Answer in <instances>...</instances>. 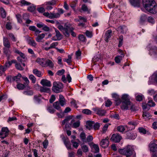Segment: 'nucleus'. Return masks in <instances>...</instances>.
Returning <instances> with one entry per match:
<instances>
[{
	"label": "nucleus",
	"mask_w": 157,
	"mask_h": 157,
	"mask_svg": "<svg viewBox=\"0 0 157 157\" xmlns=\"http://www.w3.org/2000/svg\"><path fill=\"white\" fill-rule=\"evenodd\" d=\"M143 4L145 9L153 14L157 12V6L154 0H143Z\"/></svg>",
	"instance_id": "obj_1"
},
{
	"label": "nucleus",
	"mask_w": 157,
	"mask_h": 157,
	"mask_svg": "<svg viewBox=\"0 0 157 157\" xmlns=\"http://www.w3.org/2000/svg\"><path fill=\"white\" fill-rule=\"evenodd\" d=\"M119 152L121 154L126 156L131 155L134 151L132 146L128 145L123 149H119Z\"/></svg>",
	"instance_id": "obj_2"
},
{
	"label": "nucleus",
	"mask_w": 157,
	"mask_h": 157,
	"mask_svg": "<svg viewBox=\"0 0 157 157\" xmlns=\"http://www.w3.org/2000/svg\"><path fill=\"white\" fill-rule=\"evenodd\" d=\"M37 62L43 67L48 66L52 68L54 67L53 63L52 61L49 59L44 58L38 59Z\"/></svg>",
	"instance_id": "obj_3"
},
{
	"label": "nucleus",
	"mask_w": 157,
	"mask_h": 157,
	"mask_svg": "<svg viewBox=\"0 0 157 157\" xmlns=\"http://www.w3.org/2000/svg\"><path fill=\"white\" fill-rule=\"evenodd\" d=\"M63 87V85L61 83L55 82L53 83L52 90L56 93H59L62 91Z\"/></svg>",
	"instance_id": "obj_4"
},
{
	"label": "nucleus",
	"mask_w": 157,
	"mask_h": 157,
	"mask_svg": "<svg viewBox=\"0 0 157 157\" xmlns=\"http://www.w3.org/2000/svg\"><path fill=\"white\" fill-rule=\"evenodd\" d=\"M149 147L150 151L153 152L151 157H157V144L151 142Z\"/></svg>",
	"instance_id": "obj_5"
},
{
	"label": "nucleus",
	"mask_w": 157,
	"mask_h": 157,
	"mask_svg": "<svg viewBox=\"0 0 157 157\" xmlns=\"http://www.w3.org/2000/svg\"><path fill=\"white\" fill-rule=\"evenodd\" d=\"M128 102L122 101V105L121 106V108L123 110H127L128 109L129 106L131 107V109L132 110H134V105L132 104L131 102H129V103Z\"/></svg>",
	"instance_id": "obj_6"
},
{
	"label": "nucleus",
	"mask_w": 157,
	"mask_h": 157,
	"mask_svg": "<svg viewBox=\"0 0 157 157\" xmlns=\"http://www.w3.org/2000/svg\"><path fill=\"white\" fill-rule=\"evenodd\" d=\"M9 130L7 127L2 128L0 132V138L4 139L9 135Z\"/></svg>",
	"instance_id": "obj_7"
},
{
	"label": "nucleus",
	"mask_w": 157,
	"mask_h": 157,
	"mask_svg": "<svg viewBox=\"0 0 157 157\" xmlns=\"http://www.w3.org/2000/svg\"><path fill=\"white\" fill-rule=\"evenodd\" d=\"M122 139L121 136L118 134H113L111 138V140L115 143H118L120 142Z\"/></svg>",
	"instance_id": "obj_8"
},
{
	"label": "nucleus",
	"mask_w": 157,
	"mask_h": 157,
	"mask_svg": "<svg viewBox=\"0 0 157 157\" xmlns=\"http://www.w3.org/2000/svg\"><path fill=\"white\" fill-rule=\"evenodd\" d=\"M56 3V2L54 0L46 2H45L44 5L46 7V9L47 10H51L53 7L52 6L55 5Z\"/></svg>",
	"instance_id": "obj_9"
},
{
	"label": "nucleus",
	"mask_w": 157,
	"mask_h": 157,
	"mask_svg": "<svg viewBox=\"0 0 157 157\" xmlns=\"http://www.w3.org/2000/svg\"><path fill=\"white\" fill-rule=\"evenodd\" d=\"M137 124V123L135 121H132L128 122V126H125V127L128 128L129 130H132L135 128V127Z\"/></svg>",
	"instance_id": "obj_10"
},
{
	"label": "nucleus",
	"mask_w": 157,
	"mask_h": 157,
	"mask_svg": "<svg viewBox=\"0 0 157 157\" xmlns=\"http://www.w3.org/2000/svg\"><path fill=\"white\" fill-rule=\"evenodd\" d=\"M136 133L133 131H128L126 133V137L128 139L134 140L136 138Z\"/></svg>",
	"instance_id": "obj_11"
},
{
	"label": "nucleus",
	"mask_w": 157,
	"mask_h": 157,
	"mask_svg": "<svg viewBox=\"0 0 157 157\" xmlns=\"http://www.w3.org/2000/svg\"><path fill=\"white\" fill-rule=\"evenodd\" d=\"M93 110L99 116H103L106 113L105 110L98 108H93Z\"/></svg>",
	"instance_id": "obj_12"
},
{
	"label": "nucleus",
	"mask_w": 157,
	"mask_h": 157,
	"mask_svg": "<svg viewBox=\"0 0 157 157\" xmlns=\"http://www.w3.org/2000/svg\"><path fill=\"white\" fill-rule=\"evenodd\" d=\"M112 96L116 102V105H119L121 103V101L119 95L117 94L114 93L112 94Z\"/></svg>",
	"instance_id": "obj_13"
},
{
	"label": "nucleus",
	"mask_w": 157,
	"mask_h": 157,
	"mask_svg": "<svg viewBox=\"0 0 157 157\" xmlns=\"http://www.w3.org/2000/svg\"><path fill=\"white\" fill-rule=\"evenodd\" d=\"M69 27L67 26L66 27L64 28L63 26L59 25L58 26L59 29L61 31H62L65 35L67 37L69 36V34L68 33V29Z\"/></svg>",
	"instance_id": "obj_14"
},
{
	"label": "nucleus",
	"mask_w": 157,
	"mask_h": 157,
	"mask_svg": "<svg viewBox=\"0 0 157 157\" xmlns=\"http://www.w3.org/2000/svg\"><path fill=\"white\" fill-rule=\"evenodd\" d=\"M113 32L111 30H109L107 31L105 35V40L107 42L108 41V39L110 38L112 36H113Z\"/></svg>",
	"instance_id": "obj_15"
},
{
	"label": "nucleus",
	"mask_w": 157,
	"mask_h": 157,
	"mask_svg": "<svg viewBox=\"0 0 157 157\" xmlns=\"http://www.w3.org/2000/svg\"><path fill=\"white\" fill-rule=\"evenodd\" d=\"M108 137L104 139H103L100 143V145L103 147L105 148L107 147L109 144V141Z\"/></svg>",
	"instance_id": "obj_16"
},
{
	"label": "nucleus",
	"mask_w": 157,
	"mask_h": 157,
	"mask_svg": "<svg viewBox=\"0 0 157 157\" xmlns=\"http://www.w3.org/2000/svg\"><path fill=\"white\" fill-rule=\"evenodd\" d=\"M40 83L43 86L50 87L52 86L50 81L45 79H42Z\"/></svg>",
	"instance_id": "obj_17"
},
{
	"label": "nucleus",
	"mask_w": 157,
	"mask_h": 157,
	"mask_svg": "<svg viewBox=\"0 0 157 157\" xmlns=\"http://www.w3.org/2000/svg\"><path fill=\"white\" fill-rule=\"evenodd\" d=\"M131 4L134 6L139 7L140 6V0H129Z\"/></svg>",
	"instance_id": "obj_18"
},
{
	"label": "nucleus",
	"mask_w": 157,
	"mask_h": 157,
	"mask_svg": "<svg viewBox=\"0 0 157 157\" xmlns=\"http://www.w3.org/2000/svg\"><path fill=\"white\" fill-rule=\"evenodd\" d=\"M94 121H87L86 122V128L89 130H91L93 128Z\"/></svg>",
	"instance_id": "obj_19"
},
{
	"label": "nucleus",
	"mask_w": 157,
	"mask_h": 157,
	"mask_svg": "<svg viewBox=\"0 0 157 157\" xmlns=\"http://www.w3.org/2000/svg\"><path fill=\"white\" fill-rule=\"evenodd\" d=\"M35 86L40 87V91L41 92L48 93L50 91V89L48 88L40 86L38 84H36Z\"/></svg>",
	"instance_id": "obj_20"
},
{
	"label": "nucleus",
	"mask_w": 157,
	"mask_h": 157,
	"mask_svg": "<svg viewBox=\"0 0 157 157\" xmlns=\"http://www.w3.org/2000/svg\"><path fill=\"white\" fill-rule=\"evenodd\" d=\"M13 51L15 53L19 55L23 59H25V58H26V57L24 54L22 52L18 49H17L16 48H14L13 49Z\"/></svg>",
	"instance_id": "obj_21"
},
{
	"label": "nucleus",
	"mask_w": 157,
	"mask_h": 157,
	"mask_svg": "<svg viewBox=\"0 0 157 157\" xmlns=\"http://www.w3.org/2000/svg\"><path fill=\"white\" fill-rule=\"evenodd\" d=\"M121 99L122 100V101L128 102V103L129 102H130L129 96L128 95L126 94H124L122 95L121 97Z\"/></svg>",
	"instance_id": "obj_22"
},
{
	"label": "nucleus",
	"mask_w": 157,
	"mask_h": 157,
	"mask_svg": "<svg viewBox=\"0 0 157 157\" xmlns=\"http://www.w3.org/2000/svg\"><path fill=\"white\" fill-rule=\"evenodd\" d=\"M21 76L20 73H18L17 76L12 77V82L16 81L18 84L21 81Z\"/></svg>",
	"instance_id": "obj_23"
},
{
	"label": "nucleus",
	"mask_w": 157,
	"mask_h": 157,
	"mask_svg": "<svg viewBox=\"0 0 157 157\" xmlns=\"http://www.w3.org/2000/svg\"><path fill=\"white\" fill-rule=\"evenodd\" d=\"M3 41L4 45L5 47L9 48L10 46V44L8 39L6 37H4L3 39Z\"/></svg>",
	"instance_id": "obj_24"
},
{
	"label": "nucleus",
	"mask_w": 157,
	"mask_h": 157,
	"mask_svg": "<svg viewBox=\"0 0 157 157\" xmlns=\"http://www.w3.org/2000/svg\"><path fill=\"white\" fill-rule=\"evenodd\" d=\"M59 102L60 105L62 106H63L66 103L65 98L62 95H60L59 96Z\"/></svg>",
	"instance_id": "obj_25"
},
{
	"label": "nucleus",
	"mask_w": 157,
	"mask_h": 157,
	"mask_svg": "<svg viewBox=\"0 0 157 157\" xmlns=\"http://www.w3.org/2000/svg\"><path fill=\"white\" fill-rule=\"evenodd\" d=\"M60 104L59 101H56L53 104V106L55 108L58 110L60 112H61L62 110L61 109Z\"/></svg>",
	"instance_id": "obj_26"
},
{
	"label": "nucleus",
	"mask_w": 157,
	"mask_h": 157,
	"mask_svg": "<svg viewBox=\"0 0 157 157\" xmlns=\"http://www.w3.org/2000/svg\"><path fill=\"white\" fill-rule=\"evenodd\" d=\"M20 5L21 6H28L31 4V3L30 2H27L25 0H21L19 2Z\"/></svg>",
	"instance_id": "obj_27"
},
{
	"label": "nucleus",
	"mask_w": 157,
	"mask_h": 157,
	"mask_svg": "<svg viewBox=\"0 0 157 157\" xmlns=\"http://www.w3.org/2000/svg\"><path fill=\"white\" fill-rule=\"evenodd\" d=\"M64 143L68 150L71 148V144L69 141L68 139L63 140Z\"/></svg>",
	"instance_id": "obj_28"
},
{
	"label": "nucleus",
	"mask_w": 157,
	"mask_h": 157,
	"mask_svg": "<svg viewBox=\"0 0 157 157\" xmlns=\"http://www.w3.org/2000/svg\"><path fill=\"white\" fill-rule=\"evenodd\" d=\"M33 73L37 76L40 77L42 76V74L41 72L38 71L37 69H35L33 70Z\"/></svg>",
	"instance_id": "obj_29"
},
{
	"label": "nucleus",
	"mask_w": 157,
	"mask_h": 157,
	"mask_svg": "<svg viewBox=\"0 0 157 157\" xmlns=\"http://www.w3.org/2000/svg\"><path fill=\"white\" fill-rule=\"evenodd\" d=\"M74 29L73 27H69L68 29V33H69V36H70V33H71V35L73 37H75L76 36V34L74 32L73 30Z\"/></svg>",
	"instance_id": "obj_30"
},
{
	"label": "nucleus",
	"mask_w": 157,
	"mask_h": 157,
	"mask_svg": "<svg viewBox=\"0 0 157 157\" xmlns=\"http://www.w3.org/2000/svg\"><path fill=\"white\" fill-rule=\"evenodd\" d=\"M80 137L81 140L84 143H86V135L84 132H81L80 134Z\"/></svg>",
	"instance_id": "obj_31"
},
{
	"label": "nucleus",
	"mask_w": 157,
	"mask_h": 157,
	"mask_svg": "<svg viewBox=\"0 0 157 157\" xmlns=\"http://www.w3.org/2000/svg\"><path fill=\"white\" fill-rule=\"evenodd\" d=\"M44 36L45 34L44 33H42L40 35H39L36 38V40L37 42H40Z\"/></svg>",
	"instance_id": "obj_32"
},
{
	"label": "nucleus",
	"mask_w": 157,
	"mask_h": 157,
	"mask_svg": "<svg viewBox=\"0 0 157 157\" xmlns=\"http://www.w3.org/2000/svg\"><path fill=\"white\" fill-rule=\"evenodd\" d=\"M71 116H68L66 117L65 119L62 122V125H64L66 123L68 122L71 119H72Z\"/></svg>",
	"instance_id": "obj_33"
},
{
	"label": "nucleus",
	"mask_w": 157,
	"mask_h": 157,
	"mask_svg": "<svg viewBox=\"0 0 157 157\" xmlns=\"http://www.w3.org/2000/svg\"><path fill=\"white\" fill-rule=\"evenodd\" d=\"M147 17L146 15H143L140 18V22L143 24L147 21Z\"/></svg>",
	"instance_id": "obj_34"
},
{
	"label": "nucleus",
	"mask_w": 157,
	"mask_h": 157,
	"mask_svg": "<svg viewBox=\"0 0 157 157\" xmlns=\"http://www.w3.org/2000/svg\"><path fill=\"white\" fill-rule=\"evenodd\" d=\"M143 116L144 119L147 120L150 119L151 116L148 112H143Z\"/></svg>",
	"instance_id": "obj_35"
},
{
	"label": "nucleus",
	"mask_w": 157,
	"mask_h": 157,
	"mask_svg": "<svg viewBox=\"0 0 157 157\" xmlns=\"http://www.w3.org/2000/svg\"><path fill=\"white\" fill-rule=\"evenodd\" d=\"M125 127H126L125 126H124L123 125H120L118 126L117 129L118 132H123L125 130Z\"/></svg>",
	"instance_id": "obj_36"
},
{
	"label": "nucleus",
	"mask_w": 157,
	"mask_h": 157,
	"mask_svg": "<svg viewBox=\"0 0 157 157\" xmlns=\"http://www.w3.org/2000/svg\"><path fill=\"white\" fill-rule=\"evenodd\" d=\"M0 13L2 17L5 18L6 17V13L5 10L3 8H0Z\"/></svg>",
	"instance_id": "obj_37"
},
{
	"label": "nucleus",
	"mask_w": 157,
	"mask_h": 157,
	"mask_svg": "<svg viewBox=\"0 0 157 157\" xmlns=\"http://www.w3.org/2000/svg\"><path fill=\"white\" fill-rule=\"evenodd\" d=\"M119 28L121 30V32L123 33H126L128 30L127 27L124 26H121Z\"/></svg>",
	"instance_id": "obj_38"
},
{
	"label": "nucleus",
	"mask_w": 157,
	"mask_h": 157,
	"mask_svg": "<svg viewBox=\"0 0 157 157\" xmlns=\"http://www.w3.org/2000/svg\"><path fill=\"white\" fill-rule=\"evenodd\" d=\"M47 109L51 113H53L55 111V110L51 105H48L47 107Z\"/></svg>",
	"instance_id": "obj_39"
},
{
	"label": "nucleus",
	"mask_w": 157,
	"mask_h": 157,
	"mask_svg": "<svg viewBox=\"0 0 157 157\" xmlns=\"http://www.w3.org/2000/svg\"><path fill=\"white\" fill-rule=\"evenodd\" d=\"M78 37L80 40L82 42H86V37L83 35H79Z\"/></svg>",
	"instance_id": "obj_40"
},
{
	"label": "nucleus",
	"mask_w": 157,
	"mask_h": 157,
	"mask_svg": "<svg viewBox=\"0 0 157 157\" xmlns=\"http://www.w3.org/2000/svg\"><path fill=\"white\" fill-rule=\"evenodd\" d=\"M123 40V36L122 35H121L119 37V41L118 46L120 47L122 45Z\"/></svg>",
	"instance_id": "obj_41"
},
{
	"label": "nucleus",
	"mask_w": 157,
	"mask_h": 157,
	"mask_svg": "<svg viewBox=\"0 0 157 157\" xmlns=\"http://www.w3.org/2000/svg\"><path fill=\"white\" fill-rule=\"evenodd\" d=\"M123 58L122 57L117 56L115 58V62L117 63H120L122 59Z\"/></svg>",
	"instance_id": "obj_42"
},
{
	"label": "nucleus",
	"mask_w": 157,
	"mask_h": 157,
	"mask_svg": "<svg viewBox=\"0 0 157 157\" xmlns=\"http://www.w3.org/2000/svg\"><path fill=\"white\" fill-rule=\"evenodd\" d=\"M93 147L95 150L94 152L95 153H98L99 151V148L98 146L96 144H94L93 145Z\"/></svg>",
	"instance_id": "obj_43"
},
{
	"label": "nucleus",
	"mask_w": 157,
	"mask_h": 157,
	"mask_svg": "<svg viewBox=\"0 0 157 157\" xmlns=\"http://www.w3.org/2000/svg\"><path fill=\"white\" fill-rule=\"evenodd\" d=\"M138 129L140 133H142L143 134H146L147 133L146 130L143 127H139L138 128Z\"/></svg>",
	"instance_id": "obj_44"
},
{
	"label": "nucleus",
	"mask_w": 157,
	"mask_h": 157,
	"mask_svg": "<svg viewBox=\"0 0 157 157\" xmlns=\"http://www.w3.org/2000/svg\"><path fill=\"white\" fill-rule=\"evenodd\" d=\"M80 125V122L78 121L73 123L72 127L74 128H76L78 127Z\"/></svg>",
	"instance_id": "obj_45"
},
{
	"label": "nucleus",
	"mask_w": 157,
	"mask_h": 157,
	"mask_svg": "<svg viewBox=\"0 0 157 157\" xmlns=\"http://www.w3.org/2000/svg\"><path fill=\"white\" fill-rule=\"evenodd\" d=\"M17 88L20 90H23L25 87L24 84L21 83H18L17 85Z\"/></svg>",
	"instance_id": "obj_46"
},
{
	"label": "nucleus",
	"mask_w": 157,
	"mask_h": 157,
	"mask_svg": "<svg viewBox=\"0 0 157 157\" xmlns=\"http://www.w3.org/2000/svg\"><path fill=\"white\" fill-rule=\"evenodd\" d=\"M36 9V6L33 5H32L31 6L28 7L27 10L30 12H33Z\"/></svg>",
	"instance_id": "obj_47"
},
{
	"label": "nucleus",
	"mask_w": 157,
	"mask_h": 157,
	"mask_svg": "<svg viewBox=\"0 0 157 157\" xmlns=\"http://www.w3.org/2000/svg\"><path fill=\"white\" fill-rule=\"evenodd\" d=\"M81 148L83 151L84 152H86L88 151V147L86 145H81Z\"/></svg>",
	"instance_id": "obj_48"
},
{
	"label": "nucleus",
	"mask_w": 157,
	"mask_h": 157,
	"mask_svg": "<svg viewBox=\"0 0 157 157\" xmlns=\"http://www.w3.org/2000/svg\"><path fill=\"white\" fill-rule=\"evenodd\" d=\"M16 17L17 20L18 22L20 23H22V20L21 19V16L19 14H17L16 15Z\"/></svg>",
	"instance_id": "obj_49"
},
{
	"label": "nucleus",
	"mask_w": 157,
	"mask_h": 157,
	"mask_svg": "<svg viewBox=\"0 0 157 157\" xmlns=\"http://www.w3.org/2000/svg\"><path fill=\"white\" fill-rule=\"evenodd\" d=\"M55 32L56 33V36L58 38V40H60L61 39V34L59 31L56 29H55Z\"/></svg>",
	"instance_id": "obj_50"
},
{
	"label": "nucleus",
	"mask_w": 157,
	"mask_h": 157,
	"mask_svg": "<svg viewBox=\"0 0 157 157\" xmlns=\"http://www.w3.org/2000/svg\"><path fill=\"white\" fill-rule=\"evenodd\" d=\"M29 78L32 81V82L33 83H35L36 79L35 77L33 75H29Z\"/></svg>",
	"instance_id": "obj_51"
},
{
	"label": "nucleus",
	"mask_w": 157,
	"mask_h": 157,
	"mask_svg": "<svg viewBox=\"0 0 157 157\" xmlns=\"http://www.w3.org/2000/svg\"><path fill=\"white\" fill-rule=\"evenodd\" d=\"M82 113L85 114L90 115L91 114V111L88 109H85L82 111Z\"/></svg>",
	"instance_id": "obj_52"
},
{
	"label": "nucleus",
	"mask_w": 157,
	"mask_h": 157,
	"mask_svg": "<svg viewBox=\"0 0 157 157\" xmlns=\"http://www.w3.org/2000/svg\"><path fill=\"white\" fill-rule=\"evenodd\" d=\"M29 44L35 47H36V43L34 40H30L29 41Z\"/></svg>",
	"instance_id": "obj_53"
},
{
	"label": "nucleus",
	"mask_w": 157,
	"mask_h": 157,
	"mask_svg": "<svg viewBox=\"0 0 157 157\" xmlns=\"http://www.w3.org/2000/svg\"><path fill=\"white\" fill-rule=\"evenodd\" d=\"M81 9L83 11H87L88 13H89V11L88 10L87 6H86L85 5L83 4L82 5Z\"/></svg>",
	"instance_id": "obj_54"
},
{
	"label": "nucleus",
	"mask_w": 157,
	"mask_h": 157,
	"mask_svg": "<svg viewBox=\"0 0 157 157\" xmlns=\"http://www.w3.org/2000/svg\"><path fill=\"white\" fill-rule=\"evenodd\" d=\"M100 124L99 123H95L94 122V124L93 128L95 130H98L100 127Z\"/></svg>",
	"instance_id": "obj_55"
},
{
	"label": "nucleus",
	"mask_w": 157,
	"mask_h": 157,
	"mask_svg": "<svg viewBox=\"0 0 157 157\" xmlns=\"http://www.w3.org/2000/svg\"><path fill=\"white\" fill-rule=\"evenodd\" d=\"M148 106L150 107H153L155 105V102L151 100H149L147 102Z\"/></svg>",
	"instance_id": "obj_56"
},
{
	"label": "nucleus",
	"mask_w": 157,
	"mask_h": 157,
	"mask_svg": "<svg viewBox=\"0 0 157 157\" xmlns=\"http://www.w3.org/2000/svg\"><path fill=\"white\" fill-rule=\"evenodd\" d=\"M85 34L86 36L89 38H91L93 36L92 32L88 30L86 32Z\"/></svg>",
	"instance_id": "obj_57"
},
{
	"label": "nucleus",
	"mask_w": 157,
	"mask_h": 157,
	"mask_svg": "<svg viewBox=\"0 0 157 157\" xmlns=\"http://www.w3.org/2000/svg\"><path fill=\"white\" fill-rule=\"evenodd\" d=\"M15 67L17 69L20 71L23 70L24 69V68L21 66V64L18 63H16Z\"/></svg>",
	"instance_id": "obj_58"
},
{
	"label": "nucleus",
	"mask_w": 157,
	"mask_h": 157,
	"mask_svg": "<svg viewBox=\"0 0 157 157\" xmlns=\"http://www.w3.org/2000/svg\"><path fill=\"white\" fill-rule=\"evenodd\" d=\"M8 48H3L4 52L6 55V56L11 54V52Z\"/></svg>",
	"instance_id": "obj_59"
},
{
	"label": "nucleus",
	"mask_w": 157,
	"mask_h": 157,
	"mask_svg": "<svg viewBox=\"0 0 157 157\" xmlns=\"http://www.w3.org/2000/svg\"><path fill=\"white\" fill-rule=\"evenodd\" d=\"M68 59H67V63L71 65L72 62L71 58L72 56L71 55H68Z\"/></svg>",
	"instance_id": "obj_60"
},
{
	"label": "nucleus",
	"mask_w": 157,
	"mask_h": 157,
	"mask_svg": "<svg viewBox=\"0 0 157 157\" xmlns=\"http://www.w3.org/2000/svg\"><path fill=\"white\" fill-rule=\"evenodd\" d=\"M112 102L109 100H107L105 101V106L106 107H109L112 104Z\"/></svg>",
	"instance_id": "obj_61"
},
{
	"label": "nucleus",
	"mask_w": 157,
	"mask_h": 157,
	"mask_svg": "<svg viewBox=\"0 0 157 157\" xmlns=\"http://www.w3.org/2000/svg\"><path fill=\"white\" fill-rule=\"evenodd\" d=\"M48 141L47 140H45L43 143V145L44 148L46 149L48 146Z\"/></svg>",
	"instance_id": "obj_62"
},
{
	"label": "nucleus",
	"mask_w": 157,
	"mask_h": 157,
	"mask_svg": "<svg viewBox=\"0 0 157 157\" xmlns=\"http://www.w3.org/2000/svg\"><path fill=\"white\" fill-rule=\"evenodd\" d=\"M9 36L11 38L12 40L14 42H15L16 41V39L14 35L12 33H10L9 34Z\"/></svg>",
	"instance_id": "obj_63"
},
{
	"label": "nucleus",
	"mask_w": 157,
	"mask_h": 157,
	"mask_svg": "<svg viewBox=\"0 0 157 157\" xmlns=\"http://www.w3.org/2000/svg\"><path fill=\"white\" fill-rule=\"evenodd\" d=\"M11 65V61L9 60L8 62H6L4 66L6 69L7 68L9 67Z\"/></svg>",
	"instance_id": "obj_64"
}]
</instances>
